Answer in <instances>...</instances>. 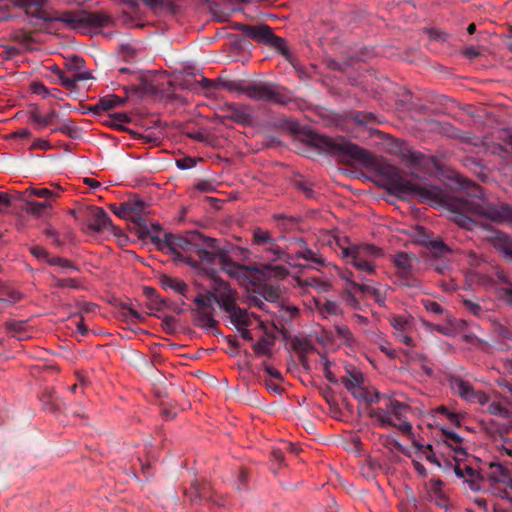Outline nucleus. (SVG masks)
Masks as SVG:
<instances>
[{
  "mask_svg": "<svg viewBox=\"0 0 512 512\" xmlns=\"http://www.w3.org/2000/svg\"><path fill=\"white\" fill-rule=\"evenodd\" d=\"M466 197H450L434 185L411 181V199L419 198L431 205L445 206L452 220L466 230H486L487 241L501 254L512 260V205L488 199L481 186L466 181Z\"/></svg>",
  "mask_w": 512,
  "mask_h": 512,
  "instance_id": "1",
  "label": "nucleus"
},
{
  "mask_svg": "<svg viewBox=\"0 0 512 512\" xmlns=\"http://www.w3.org/2000/svg\"><path fill=\"white\" fill-rule=\"evenodd\" d=\"M14 6L25 10L30 17L42 19L50 28L62 27L80 33H88L92 28L107 26L110 17L100 12H88L83 9L63 10L50 14L43 6L48 0H9Z\"/></svg>",
  "mask_w": 512,
  "mask_h": 512,
  "instance_id": "2",
  "label": "nucleus"
},
{
  "mask_svg": "<svg viewBox=\"0 0 512 512\" xmlns=\"http://www.w3.org/2000/svg\"><path fill=\"white\" fill-rule=\"evenodd\" d=\"M302 140L316 148L319 152L362 163L371 161L370 153L344 137L332 138L318 134L312 130L303 131Z\"/></svg>",
  "mask_w": 512,
  "mask_h": 512,
  "instance_id": "3",
  "label": "nucleus"
},
{
  "mask_svg": "<svg viewBox=\"0 0 512 512\" xmlns=\"http://www.w3.org/2000/svg\"><path fill=\"white\" fill-rule=\"evenodd\" d=\"M218 85L230 92L246 93L248 97L256 101H268L279 105L288 104L292 98L283 88L273 84H252L243 80L228 79L223 76L218 78Z\"/></svg>",
  "mask_w": 512,
  "mask_h": 512,
  "instance_id": "4",
  "label": "nucleus"
},
{
  "mask_svg": "<svg viewBox=\"0 0 512 512\" xmlns=\"http://www.w3.org/2000/svg\"><path fill=\"white\" fill-rule=\"evenodd\" d=\"M347 240L348 239L346 237H343L342 239L335 238L342 258L347 264L353 265L359 271L357 278L363 281L365 277L362 276V273L368 275L375 273L373 259L381 256V250L378 247L369 244L346 247L342 242H346Z\"/></svg>",
  "mask_w": 512,
  "mask_h": 512,
  "instance_id": "5",
  "label": "nucleus"
},
{
  "mask_svg": "<svg viewBox=\"0 0 512 512\" xmlns=\"http://www.w3.org/2000/svg\"><path fill=\"white\" fill-rule=\"evenodd\" d=\"M147 238L156 246L159 251L173 255L176 261H184L191 266H196L197 261L190 257H183L179 250L189 252L193 248V239L200 238L199 233H191L189 236L184 237L172 233H165L161 238L158 235L152 234Z\"/></svg>",
  "mask_w": 512,
  "mask_h": 512,
  "instance_id": "6",
  "label": "nucleus"
},
{
  "mask_svg": "<svg viewBox=\"0 0 512 512\" xmlns=\"http://www.w3.org/2000/svg\"><path fill=\"white\" fill-rule=\"evenodd\" d=\"M280 238H274L269 230L260 227L252 231V245L256 247L264 259L268 261H284L291 263L294 257L285 252L283 248L278 245Z\"/></svg>",
  "mask_w": 512,
  "mask_h": 512,
  "instance_id": "7",
  "label": "nucleus"
},
{
  "mask_svg": "<svg viewBox=\"0 0 512 512\" xmlns=\"http://www.w3.org/2000/svg\"><path fill=\"white\" fill-rule=\"evenodd\" d=\"M244 32L253 40L274 49L282 55L285 61L292 63L294 54L286 39L275 35L268 25L245 26Z\"/></svg>",
  "mask_w": 512,
  "mask_h": 512,
  "instance_id": "8",
  "label": "nucleus"
},
{
  "mask_svg": "<svg viewBox=\"0 0 512 512\" xmlns=\"http://www.w3.org/2000/svg\"><path fill=\"white\" fill-rule=\"evenodd\" d=\"M81 66H48L45 76L53 84H60L71 93L78 92L79 83L93 78L90 71L80 70Z\"/></svg>",
  "mask_w": 512,
  "mask_h": 512,
  "instance_id": "9",
  "label": "nucleus"
},
{
  "mask_svg": "<svg viewBox=\"0 0 512 512\" xmlns=\"http://www.w3.org/2000/svg\"><path fill=\"white\" fill-rule=\"evenodd\" d=\"M214 292L208 291L206 294H198L194 299L197 308L193 310L194 325L207 331L217 332L218 321L214 318L215 307L213 303Z\"/></svg>",
  "mask_w": 512,
  "mask_h": 512,
  "instance_id": "10",
  "label": "nucleus"
},
{
  "mask_svg": "<svg viewBox=\"0 0 512 512\" xmlns=\"http://www.w3.org/2000/svg\"><path fill=\"white\" fill-rule=\"evenodd\" d=\"M448 383L452 392L470 403L489 405L490 397L483 391L475 390L472 384L459 376L451 375Z\"/></svg>",
  "mask_w": 512,
  "mask_h": 512,
  "instance_id": "11",
  "label": "nucleus"
},
{
  "mask_svg": "<svg viewBox=\"0 0 512 512\" xmlns=\"http://www.w3.org/2000/svg\"><path fill=\"white\" fill-rule=\"evenodd\" d=\"M189 252L196 254L200 261L210 264L216 258L220 259L224 251L218 246L216 239L200 234V238L193 239V248Z\"/></svg>",
  "mask_w": 512,
  "mask_h": 512,
  "instance_id": "12",
  "label": "nucleus"
},
{
  "mask_svg": "<svg viewBox=\"0 0 512 512\" xmlns=\"http://www.w3.org/2000/svg\"><path fill=\"white\" fill-rule=\"evenodd\" d=\"M124 210H129L130 219L135 224L138 237L141 239H147L150 236L151 229L149 228L145 218L141 213L145 212L146 203L139 199H129L123 202Z\"/></svg>",
  "mask_w": 512,
  "mask_h": 512,
  "instance_id": "13",
  "label": "nucleus"
},
{
  "mask_svg": "<svg viewBox=\"0 0 512 512\" xmlns=\"http://www.w3.org/2000/svg\"><path fill=\"white\" fill-rule=\"evenodd\" d=\"M15 45H10L2 50V58L6 61L14 60L21 51H33L37 49V42L30 32L19 31L14 35Z\"/></svg>",
  "mask_w": 512,
  "mask_h": 512,
  "instance_id": "14",
  "label": "nucleus"
},
{
  "mask_svg": "<svg viewBox=\"0 0 512 512\" xmlns=\"http://www.w3.org/2000/svg\"><path fill=\"white\" fill-rule=\"evenodd\" d=\"M215 303L224 311L231 310L237 305V292L233 290L225 281L214 278L212 284Z\"/></svg>",
  "mask_w": 512,
  "mask_h": 512,
  "instance_id": "15",
  "label": "nucleus"
},
{
  "mask_svg": "<svg viewBox=\"0 0 512 512\" xmlns=\"http://www.w3.org/2000/svg\"><path fill=\"white\" fill-rule=\"evenodd\" d=\"M387 408L390 410L391 417L393 416L399 424H396V428H398L403 433H409L412 429V425L409 421H407V413L410 410V407L395 399H388Z\"/></svg>",
  "mask_w": 512,
  "mask_h": 512,
  "instance_id": "16",
  "label": "nucleus"
},
{
  "mask_svg": "<svg viewBox=\"0 0 512 512\" xmlns=\"http://www.w3.org/2000/svg\"><path fill=\"white\" fill-rule=\"evenodd\" d=\"M88 228L95 232L108 231L112 227V221L108 213L100 207L90 208Z\"/></svg>",
  "mask_w": 512,
  "mask_h": 512,
  "instance_id": "17",
  "label": "nucleus"
},
{
  "mask_svg": "<svg viewBox=\"0 0 512 512\" xmlns=\"http://www.w3.org/2000/svg\"><path fill=\"white\" fill-rule=\"evenodd\" d=\"M295 258L309 262V267L312 268L326 265L325 259L318 253V251L309 248L303 240H300V249L296 251Z\"/></svg>",
  "mask_w": 512,
  "mask_h": 512,
  "instance_id": "18",
  "label": "nucleus"
},
{
  "mask_svg": "<svg viewBox=\"0 0 512 512\" xmlns=\"http://www.w3.org/2000/svg\"><path fill=\"white\" fill-rule=\"evenodd\" d=\"M512 472L501 463H490L487 471V478L490 481L491 486L495 484H505L509 480V476Z\"/></svg>",
  "mask_w": 512,
  "mask_h": 512,
  "instance_id": "19",
  "label": "nucleus"
},
{
  "mask_svg": "<svg viewBox=\"0 0 512 512\" xmlns=\"http://www.w3.org/2000/svg\"><path fill=\"white\" fill-rule=\"evenodd\" d=\"M226 313L230 323L238 330H240L241 327H248L252 324L250 314L246 309L239 307L238 304L231 308V310H228Z\"/></svg>",
  "mask_w": 512,
  "mask_h": 512,
  "instance_id": "20",
  "label": "nucleus"
},
{
  "mask_svg": "<svg viewBox=\"0 0 512 512\" xmlns=\"http://www.w3.org/2000/svg\"><path fill=\"white\" fill-rule=\"evenodd\" d=\"M219 264L221 269L232 278L239 279L245 276L247 267L232 261L225 251L220 255Z\"/></svg>",
  "mask_w": 512,
  "mask_h": 512,
  "instance_id": "21",
  "label": "nucleus"
},
{
  "mask_svg": "<svg viewBox=\"0 0 512 512\" xmlns=\"http://www.w3.org/2000/svg\"><path fill=\"white\" fill-rule=\"evenodd\" d=\"M419 236L421 237L420 241L425 244L434 255L442 256L444 253L449 251L446 244H444L441 240L432 239L426 229L420 228Z\"/></svg>",
  "mask_w": 512,
  "mask_h": 512,
  "instance_id": "22",
  "label": "nucleus"
},
{
  "mask_svg": "<svg viewBox=\"0 0 512 512\" xmlns=\"http://www.w3.org/2000/svg\"><path fill=\"white\" fill-rule=\"evenodd\" d=\"M368 415L373 419L374 423L382 428L395 427L390 410L386 408H372L368 411Z\"/></svg>",
  "mask_w": 512,
  "mask_h": 512,
  "instance_id": "23",
  "label": "nucleus"
},
{
  "mask_svg": "<svg viewBox=\"0 0 512 512\" xmlns=\"http://www.w3.org/2000/svg\"><path fill=\"white\" fill-rule=\"evenodd\" d=\"M353 287L365 296H372L380 306L385 305L386 294L381 289L359 282H353Z\"/></svg>",
  "mask_w": 512,
  "mask_h": 512,
  "instance_id": "24",
  "label": "nucleus"
},
{
  "mask_svg": "<svg viewBox=\"0 0 512 512\" xmlns=\"http://www.w3.org/2000/svg\"><path fill=\"white\" fill-rule=\"evenodd\" d=\"M415 259L413 254H409L406 252H397L394 255V263L398 268L401 277H407L411 273L412 262Z\"/></svg>",
  "mask_w": 512,
  "mask_h": 512,
  "instance_id": "25",
  "label": "nucleus"
},
{
  "mask_svg": "<svg viewBox=\"0 0 512 512\" xmlns=\"http://www.w3.org/2000/svg\"><path fill=\"white\" fill-rule=\"evenodd\" d=\"M192 489L195 490V498H192V502H200L202 500L216 502L214 492L209 483L201 484L195 480L192 482Z\"/></svg>",
  "mask_w": 512,
  "mask_h": 512,
  "instance_id": "26",
  "label": "nucleus"
},
{
  "mask_svg": "<svg viewBox=\"0 0 512 512\" xmlns=\"http://www.w3.org/2000/svg\"><path fill=\"white\" fill-rule=\"evenodd\" d=\"M402 158L413 166H424L427 164L428 158L421 152L414 151L407 145L400 148Z\"/></svg>",
  "mask_w": 512,
  "mask_h": 512,
  "instance_id": "27",
  "label": "nucleus"
},
{
  "mask_svg": "<svg viewBox=\"0 0 512 512\" xmlns=\"http://www.w3.org/2000/svg\"><path fill=\"white\" fill-rule=\"evenodd\" d=\"M59 115L55 110L49 111L46 115L42 116L37 109L29 113V119L38 125L39 129L45 128L52 124L54 120L58 119Z\"/></svg>",
  "mask_w": 512,
  "mask_h": 512,
  "instance_id": "28",
  "label": "nucleus"
},
{
  "mask_svg": "<svg viewBox=\"0 0 512 512\" xmlns=\"http://www.w3.org/2000/svg\"><path fill=\"white\" fill-rule=\"evenodd\" d=\"M444 483L440 479H431L429 482L424 483V488L426 490L427 499L432 501L434 497L443 498L442 488Z\"/></svg>",
  "mask_w": 512,
  "mask_h": 512,
  "instance_id": "29",
  "label": "nucleus"
},
{
  "mask_svg": "<svg viewBox=\"0 0 512 512\" xmlns=\"http://www.w3.org/2000/svg\"><path fill=\"white\" fill-rule=\"evenodd\" d=\"M362 382L363 377L359 372L349 373L348 377L342 379V384L352 395H354L356 390H359L362 387Z\"/></svg>",
  "mask_w": 512,
  "mask_h": 512,
  "instance_id": "30",
  "label": "nucleus"
},
{
  "mask_svg": "<svg viewBox=\"0 0 512 512\" xmlns=\"http://www.w3.org/2000/svg\"><path fill=\"white\" fill-rule=\"evenodd\" d=\"M274 344V337H262L259 341L252 345V348L257 356H268L272 355L270 347Z\"/></svg>",
  "mask_w": 512,
  "mask_h": 512,
  "instance_id": "31",
  "label": "nucleus"
},
{
  "mask_svg": "<svg viewBox=\"0 0 512 512\" xmlns=\"http://www.w3.org/2000/svg\"><path fill=\"white\" fill-rule=\"evenodd\" d=\"M353 397L359 401L364 402L365 404L370 405L373 403H378L382 395L379 392L372 393L366 388L361 387L359 390H356V392H354Z\"/></svg>",
  "mask_w": 512,
  "mask_h": 512,
  "instance_id": "32",
  "label": "nucleus"
},
{
  "mask_svg": "<svg viewBox=\"0 0 512 512\" xmlns=\"http://www.w3.org/2000/svg\"><path fill=\"white\" fill-rule=\"evenodd\" d=\"M162 282V285L164 287H168V288H171L173 289L174 291L182 294L183 296L187 297L186 293L188 291V285L180 280V279H177V278H172V277H169V276H164L161 280Z\"/></svg>",
  "mask_w": 512,
  "mask_h": 512,
  "instance_id": "33",
  "label": "nucleus"
},
{
  "mask_svg": "<svg viewBox=\"0 0 512 512\" xmlns=\"http://www.w3.org/2000/svg\"><path fill=\"white\" fill-rule=\"evenodd\" d=\"M118 99L116 95H108L99 99L97 104L90 108L95 114H100L101 111H108L116 107L115 100Z\"/></svg>",
  "mask_w": 512,
  "mask_h": 512,
  "instance_id": "34",
  "label": "nucleus"
},
{
  "mask_svg": "<svg viewBox=\"0 0 512 512\" xmlns=\"http://www.w3.org/2000/svg\"><path fill=\"white\" fill-rule=\"evenodd\" d=\"M61 187L59 185L55 186V189L48 188H30L28 190L30 195L44 198L45 201H49V199L56 198L59 196V192L61 191Z\"/></svg>",
  "mask_w": 512,
  "mask_h": 512,
  "instance_id": "35",
  "label": "nucleus"
},
{
  "mask_svg": "<svg viewBox=\"0 0 512 512\" xmlns=\"http://www.w3.org/2000/svg\"><path fill=\"white\" fill-rule=\"evenodd\" d=\"M52 208L50 201L37 202V201H26L25 210L27 213L40 216L47 209Z\"/></svg>",
  "mask_w": 512,
  "mask_h": 512,
  "instance_id": "36",
  "label": "nucleus"
},
{
  "mask_svg": "<svg viewBox=\"0 0 512 512\" xmlns=\"http://www.w3.org/2000/svg\"><path fill=\"white\" fill-rule=\"evenodd\" d=\"M408 359L412 362L419 363L424 370V372L430 376L433 373L432 368L428 365V358L426 355L414 351H406L405 352Z\"/></svg>",
  "mask_w": 512,
  "mask_h": 512,
  "instance_id": "37",
  "label": "nucleus"
},
{
  "mask_svg": "<svg viewBox=\"0 0 512 512\" xmlns=\"http://www.w3.org/2000/svg\"><path fill=\"white\" fill-rule=\"evenodd\" d=\"M414 447L416 448L417 452H421L425 459L432 464L437 465L438 467H441V463L439 462L438 458L436 457L432 446L430 444L422 445L418 442L413 443Z\"/></svg>",
  "mask_w": 512,
  "mask_h": 512,
  "instance_id": "38",
  "label": "nucleus"
},
{
  "mask_svg": "<svg viewBox=\"0 0 512 512\" xmlns=\"http://www.w3.org/2000/svg\"><path fill=\"white\" fill-rule=\"evenodd\" d=\"M336 336L341 339L348 346H353L355 343L354 336L348 326L344 324L335 325Z\"/></svg>",
  "mask_w": 512,
  "mask_h": 512,
  "instance_id": "39",
  "label": "nucleus"
},
{
  "mask_svg": "<svg viewBox=\"0 0 512 512\" xmlns=\"http://www.w3.org/2000/svg\"><path fill=\"white\" fill-rule=\"evenodd\" d=\"M487 412L491 415L498 416L504 419H509L511 417V411L497 401L489 403L487 407Z\"/></svg>",
  "mask_w": 512,
  "mask_h": 512,
  "instance_id": "40",
  "label": "nucleus"
},
{
  "mask_svg": "<svg viewBox=\"0 0 512 512\" xmlns=\"http://www.w3.org/2000/svg\"><path fill=\"white\" fill-rule=\"evenodd\" d=\"M263 273L269 277L283 279L288 275V270L281 265L265 264L263 266Z\"/></svg>",
  "mask_w": 512,
  "mask_h": 512,
  "instance_id": "41",
  "label": "nucleus"
},
{
  "mask_svg": "<svg viewBox=\"0 0 512 512\" xmlns=\"http://www.w3.org/2000/svg\"><path fill=\"white\" fill-rule=\"evenodd\" d=\"M49 264L53 266H58L62 272L68 270L80 271L79 267L74 265L70 260L59 256H53V258L49 260Z\"/></svg>",
  "mask_w": 512,
  "mask_h": 512,
  "instance_id": "42",
  "label": "nucleus"
},
{
  "mask_svg": "<svg viewBox=\"0 0 512 512\" xmlns=\"http://www.w3.org/2000/svg\"><path fill=\"white\" fill-rule=\"evenodd\" d=\"M442 432L446 440L451 441V443H449V446L452 447L457 454H465L463 448L459 446V444L463 440L462 437H460L457 433L446 429H442Z\"/></svg>",
  "mask_w": 512,
  "mask_h": 512,
  "instance_id": "43",
  "label": "nucleus"
},
{
  "mask_svg": "<svg viewBox=\"0 0 512 512\" xmlns=\"http://www.w3.org/2000/svg\"><path fill=\"white\" fill-rule=\"evenodd\" d=\"M391 325L397 331V333H402L411 329L412 322L405 316H394L391 319Z\"/></svg>",
  "mask_w": 512,
  "mask_h": 512,
  "instance_id": "44",
  "label": "nucleus"
},
{
  "mask_svg": "<svg viewBox=\"0 0 512 512\" xmlns=\"http://www.w3.org/2000/svg\"><path fill=\"white\" fill-rule=\"evenodd\" d=\"M261 294L265 300L275 302L281 297V289L277 285H264Z\"/></svg>",
  "mask_w": 512,
  "mask_h": 512,
  "instance_id": "45",
  "label": "nucleus"
},
{
  "mask_svg": "<svg viewBox=\"0 0 512 512\" xmlns=\"http://www.w3.org/2000/svg\"><path fill=\"white\" fill-rule=\"evenodd\" d=\"M465 480L470 483V487L473 490L478 489L476 482L482 480L481 473L469 465L465 464Z\"/></svg>",
  "mask_w": 512,
  "mask_h": 512,
  "instance_id": "46",
  "label": "nucleus"
},
{
  "mask_svg": "<svg viewBox=\"0 0 512 512\" xmlns=\"http://www.w3.org/2000/svg\"><path fill=\"white\" fill-rule=\"evenodd\" d=\"M295 188L302 192L307 198L312 199L315 196V191L311 187L310 183L304 179H295L294 180Z\"/></svg>",
  "mask_w": 512,
  "mask_h": 512,
  "instance_id": "47",
  "label": "nucleus"
},
{
  "mask_svg": "<svg viewBox=\"0 0 512 512\" xmlns=\"http://www.w3.org/2000/svg\"><path fill=\"white\" fill-rule=\"evenodd\" d=\"M158 75L167 77L165 71H158L155 74H146L143 77L148 90H155L161 86L162 83L157 79Z\"/></svg>",
  "mask_w": 512,
  "mask_h": 512,
  "instance_id": "48",
  "label": "nucleus"
},
{
  "mask_svg": "<svg viewBox=\"0 0 512 512\" xmlns=\"http://www.w3.org/2000/svg\"><path fill=\"white\" fill-rule=\"evenodd\" d=\"M52 278L54 280V287H56V288H64V287H69V288H73V289L81 288V285L79 284V282L76 279L57 278L54 276Z\"/></svg>",
  "mask_w": 512,
  "mask_h": 512,
  "instance_id": "49",
  "label": "nucleus"
},
{
  "mask_svg": "<svg viewBox=\"0 0 512 512\" xmlns=\"http://www.w3.org/2000/svg\"><path fill=\"white\" fill-rule=\"evenodd\" d=\"M120 55L121 61L130 62L137 57L138 51L130 44H126L120 47Z\"/></svg>",
  "mask_w": 512,
  "mask_h": 512,
  "instance_id": "50",
  "label": "nucleus"
},
{
  "mask_svg": "<svg viewBox=\"0 0 512 512\" xmlns=\"http://www.w3.org/2000/svg\"><path fill=\"white\" fill-rule=\"evenodd\" d=\"M425 32L427 33L429 39L433 41L445 42L449 39V34L439 28H426Z\"/></svg>",
  "mask_w": 512,
  "mask_h": 512,
  "instance_id": "51",
  "label": "nucleus"
},
{
  "mask_svg": "<svg viewBox=\"0 0 512 512\" xmlns=\"http://www.w3.org/2000/svg\"><path fill=\"white\" fill-rule=\"evenodd\" d=\"M0 293L3 298H6L8 300V305H13L22 298V294L19 291L11 288H4L1 290Z\"/></svg>",
  "mask_w": 512,
  "mask_h": 512,
  "instance_id": "52",
  "label": "nucleus"
},
{
  "mask_svg": "<svg viewBox=\"0 0 512 512\" xmlns=\"http://www.w3.org/2000/svg\"><path fill=\"white\" fill-rule=\"evenodd\" d=\"M374 50L372 48H362L360 51L357 52L355 56L352 57L353 61L356 62H365L373 60L374 58Z\"/></svg>",
  "mask_w": 512,
  "mask_h": 512,
  "instance_id": "53",
  "label": "nucleus"
},
{
  "mask_svg": "<svg viewBox=\"0 0 512 512\" xmlns=\"http://www.w3.org/2000/svg\"><path fill=\"white\" fill-rule=\"evenodd\" d=\"M352 119L360 125H367L374 121L375 116L372 113L367 112H355L352 115Z\"/></svg>",
  "mask_w": 512,
  "mask_h": 512,
  "instance_id": "54",
  "label": "nucleus"
},
{
  "mask_svg": "<svg viewBox=\"0 0 512 512\" xmlns=\"http://www.w3.org/2000/svg\"><path fill=\"white\" fill-rule=\"evenodd\" d=\"M31 254L36 257L38 260L45 261L49 264V260L53 258V256H50L49 252L41 247V246H33L30 248Z\"/></svg>",
  "mask_w": 512,
  "mask_h": 512,
  "instance_id": "55",
  "label": "nucleus"
},
{
  "mask_svg": "<svg viewBox=\"0 0 512 512\" xmlns=\"http://www.w3.org/2000/svg\"><path fill=\"white\" fill-rule=\"evenodd\" d=\"M341 307L339 306V304L335 301H331V300H326L322 307H321V312L323 313H327V314H330V315H338L341 313Z\"/></svg>",
  "mask_w": 512,
  "mask_h": 512,
  "instance_id": "56",
  "label": "nucleus"
},
{
  "mask_svg": "<svg viewBox=\"0 0 512 512\" xmlns=\"http://www.w3.org/2000/svg\"><path fill=\"white\" fill-rule=\"evenodd\" d=\"M30 90L34 94L42 95L44 98L50 95V90L40 81H34L30 84Z\"/></svg>",
  "mask_w": 512,
  "mask_h": 512,
  "instance_id": "57",
  "label": "nucleus"
},
{
  "mask_svg": "<svg viewBox=\"0 0 512 512\" xmlns=\"http://www.w3.org/2000/svg\"><path fill=\"white\" fill-rule=\"evenodd\" d=\"M122 309L125 311L124 316L126 318L132 317L138 321H143L145 319L143 315H141L136 309H134L132 304H122Z\"/></svg>",
  "mask_w": 512,
  "mask_h": 512,
  "instance_id": "58",
  "label": "nucleus"
},
{
  "mask_svg": "<svg viewBox=\"0 0 512 512\" xmlns=\"http://www.w3.org/2000/svg\"><path fill=\"white\" fill-rule=\"evenodd\" d=\"M463 305L470 313L477 317H480L484 313V310L479 304L474 303L470 300H464Z\"/></svg>",
  "mask_w": 512,
  "mask_h": 512,
  "instance_id": "59",
  "label": "nucleus"
},
{
  "mask_svg": "<svg viewBox=\"0 0 512 512\" xmlns=\"http://www.w3.org/2000/svg\"><path fill=\"white\" fill-rule=\"evenodd\" d=\"M499 298L506 304L512 306V286L502 287L498 291Z\"/></svg>",
  "mask_w": 512,
  "mask_h": 512,
  "instance_id": "60",
  "label": "nucleus"
},
{
  "mask_svg": "<svg viewBox=\"0 0 512 512\" xmlns=\"http://www.w3.org/2000/svg\"><path fill=\"white\" fill-rule=\"evenodd\" d=\"M5 328L8 331H12L14 333H20L24 330V322L16 321V320H9V321L5 322Z\"/></svg>",
  "mask_w": 512,
  "mask_h": 512,
  "instance_id": "61",
  "label": "nucleus"
},
{
  "mask_svg": "<svg viewBox=\"0 0 512 512\" xmlns=\"http://www.w3.org/2000/svg\"><path fill=\"white\" fill-rule=\"evenodd\" d=\"M424 307L428 312L433 313V314H442L444 312V309L442 308V306L435 301H431V300L424 301Z\"/></svg>",
  "mask_w": 512,
  "mask_h": 512,
  "instance_id": "62",
  "label": "nucleus"
},
{
  "mask_svg": "<svg viewBox=\"0 0 512 512\" xmlns=\"http://www.w3.org/2000/svg\"><path fill=\"white\" fill-rule=\"evenodd\" d=\"M247 482H248V471L243 468L239 471L235 485L238 490H243L246 488Z\"/></svg>",
  "mask_w": 512,
  "mask_h": 512,
  "instance_id": "63",
  "label": "nucleus"
},
{
  "mask_svg": "<svg viewBox=\"0 0 512 512\" xmlns=\"http://www.w3.org/2000/svg\"><path fill=\"white\" fill-rule=\"evenodd\" d=\"M196 165V162L191 157H185L176 160V166L181 170H186L194 167Z\"/></svg>",
  "mask_w": 512,
  "mask_h": 512,
  "instance_id": "64",
  "label": "nucleus"
}]
</instances>
